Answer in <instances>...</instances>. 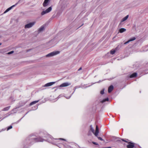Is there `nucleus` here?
Returning <instances> with one entry per match:
<instances>
[{
	"instance_id": "11",
	"label": "nucleus",
	"mask_w": 148,
	"mask_h": 148,
	"mask_svg": "<svg viewBox=\"0 0 148 148\" xmlns=\"http://www.w3.org/2000/svg\"><path fill=\"white\" fill-rule=\"evenodd\" d=\"M17 4H18V3H17L15 5H13L12 6H11V7H9V8H8L4 12V13H5L7 12H8L10 10L13 8V7H14L16 5H17Z\"/></svg>"
},
{
	"instance_id": "21",
	"label": "nucleus",
	"mask_w": 148,
	"mask_h": 148,
	"mask_svg": "<svg viewBox=\"0 0 148 148\" xmlns=\"http://www.w3.org/2000/svg\"><path fill=\"white\" fill-rule=\"evenodd\" d=\"M108 98H107L104 99L102 101H101V102L102 103H103L105 102V101H108Z\"/></svg>"
},
{
	"instance_id": "5",
	"label": "nucleus",
	"mask_w": 148,
	"mask_h": 148,
	"mask_svg": "<svg viewBox=\"0 0 148 148\" xmlns=\"http://www.w3.org/2000/svg\"><path fill=\"white\" fill-rule=\"evenodd\" d=\"M52 9V8L51 6L49 7L45 10L42 11L41 13L42 15H43L45 14L48 13L50 12Z\"/></svg>"
},
{
	"instance_id": "24",
	"label": "nucleus",
	"mask_w": 148,
	"mask_h": 148,
	"mask_svg": "<svg viewBox=\"0 0 148 148\" xmlns=\"http://www.w3.org/2000/svg\"><path fill=\"white\" fill-rule=\"evenodd\" d=\"M97 138L100 140H101V141L103 140L102 138H101L100 137H97Z\"/></svg>"
},
{
	"instance_id": "28",
	"label": "nucleus",
	"mask_w": 148,
	"mask_h": 148,
	"mask_svg": "<svg viewBox=\"0 0 148 148\" xmlns=\"http://www.w3.org/2000/svg\"><path fill=\"white\" fill-rule=\"evenodd\" d=\"M122 140L124 141V142H127V143H128V142L126 141V140L123 139H121Z\"/></svg>"
},
{
	"instance_id": "29",
	"label": "nucleus",
	"mask_w": 148,
	"mask_h": 148,
	"mask_svg": "<svg viewBox=\"0 0 148 148\" xmlns=\"http://www.w3.org/2000/svg\"><path fill=\"white\" fill-rule=\"evenodd\" d=\"M72 95H71L69 96L68 97H66V98L67 99H69L71 97V96Z\"/></svg>"
},
{
	"instance_id": "25",
	"label": "nucleus",
	"mask_w": 148,
	"mask_h": 148,
	"mask_svg": "<svg viewBox=\"0 0 148 148\" xmlns=\"http://www.w3.org/2000/svg\"><path fill=\"white\" fill-rule=\"evenodd\" d=\"M13 52H14V51H10V52H8V54H11L12 53H13Z\"/></svg>"
},
{
	"instance_id": "10",
	"label": "nucleus",
	"mask_w": 148,
	"mask_h": 148,
	"mask_svg": "<svg viewBox=\"0 0 148 148\" xmlns=\"http://www.w3.org/2000/svg\"><path fill=\"white\" fill-rule=\"evenodd\" d=\"M49 1V0H45L43 3V5L44 7H46L48 5Z\"/></svg>"
},
{
	"instance_id": "34",
	"label": "nucleus",
	"mask_w": 148,
	"mask_h": 148,
	"mask_svg": "<svg viewBox=\"0 0 148 148\" xmlns=\"http://www.w3.org/2000/svg\"><path fill=\"white\" fill-rule=\"evenodd\" d=\"M1 45V43H0V45Z\"/></svg>"
},
{
	"instance_id": "16",
	"label": "nucleus",
	"mask_w": 148,
	"mask_h": 148,
	"mask_svg": "<svg viewBox=\"0 0 148 148\" xmlns=\"http://www.w3.org/2000/svg\"><path fill=\"white\" fill-rule=\"evenodd\" d=\"M137 75V74L136 73H134L132 74H131L130 76V78H133V77H136Z\"/></svg>"
},
{
	"instance_id": "31",
	"label": "nucleus",
	"mask_w": 148,
	"mask_h": 148,
	"mask_svg": "<svg viewBox=\"0 0 148 148\" xmlns=\"http://www.w3.org/2000/svg\"><path fill=\"white\" fill-rule=\"evenodd\" d=\"M111 148V147H103V148Z\"/></svg>"
},
{
	"instance_id": "1",
	"label": "nucleus",
	"mask_w": 148,
	"mask_h": 148,
	"mask_svg": "<svg viewBox=\"0 0 148 148\" xmlns=\"http://www.w3.org/2000/svg\"><path fill=\"white\" fill-rule=\"evenodd\" d=\"M45 139L39 137L37 138L36 136L34 135H30L26 138L25 140L26 143L32 145L34 143L37 142H43Z\"/></svg>"
},
{
	"instance_id": "17",
	"label": "nucleus",
	"mask_w": 148,
	"mask_h": 148,
	"mask_svg": "<svg viewBox=\"0 0 148 148\" xmlns=\"http://www.w3.org/2000/svg\"><path fill=\"white\" fill-rule=\"evenodd\" d=\"M39 101V100H37V101H32V102H31L30 104V106H32L35 104H36V103H38Z\"/></svg>"
},
{
	"instance_id": "30",
	"label": "nucleus",
	"mask_w": 148,
	"mask_h": 148,
	"mask_svg": "<svg viewBox=\"0 0 148 148\" xmlns=\"http://www.w3.org/2000/svg\"><path fill=\"white\" fill-rule=\"evenodd\" d=\"M82 69V68H81V67H80V68L78 69V71H80V70H81Z\"/></svg>"
},
{
	"instance_id": "14",
	"label": "nucleus",
	"mask_w": 148,
	"mask_h": 148,
	"mask_svg": "<svg viewBox=\"0 0 148 148\" xmlns=\"http://www.w3.org/2000/svg\"><path fill=\"white\" fill-rule=\"evenodd\" d=\"M45 29V26L42 25L38 29V32H40L43 31Z\"/></svg>"
},
{
	"instance_id": "27",
	"label": "nucleus",
	"mask_w": 148,
	"mask_h": 148,
	"mask_svg": "<svg viewBox=\"0 0 148 148\" xmlns=\"http://www.w3.org/2000/svg\"><path fill=\"white\" fill-rule=\"evenodd\" d=\"M116 141L117 142H120L121 140H120V139H119V138H117Z\"/></svg>"
},
{
	"instance_id": "13",
	"label": "nucleus",
	"mask_w": 148,
	"mask_h": 148,
	"mask_svg": "<svg viewBox=\"0 0 148 148\" xmlns=\"http://www.w3.org/2000/svg\"><path fill=\"white\" fill-rule=\"evenodd\" d=\"M113 86L112 85H111L109 86L108 88V92L109 93H110L113 89Z\"/></svg>"
},
{
	"instance_id": "23",
	"label": "nucleus",
	"mask_w": 148,
	"mask_h": 148,
	"mask_svg": "<svg viewBox=\"0 0 148 148\" xmlns=\"http://www.w3.org/2000/svg\"><path fill=\"white\" fill-rule=\"evenodd\" d=\"M12 125H10V126H9L7 129V130L8 131L9 130L12 129Z\"/></svg>"
},
{
	"instance_id": "19",
	"label": "nucleus",
	"mask_w": 148,
	"mask_h": 148,
	"mask_svg": "<svg viewBox=\"0 0 148 148\" xmlns=\"http://www.w3.org/2000/svg\"><path fill=\"white\" fill-rule=\"evenodd\" d=\"M128 15H127L125 17H124V18H123L121 22H123L126 21L128 18Z\"/></svg>"
},
{
	"instance_id": "33",
	"label": "nucleus",
	"mask_w": 148,
	"mask_h": 148,
	"mask_svg": "<svg viewBox=\"0 0 148 148\" xmlns=\"http://www.w3.org/2000/svg\"><path fill=\"white\" fill-rule=\"evenodd\" d=\"M14 110H15V109H13V110L12 111H14Z\"/></svg>"
},
{
	"instance_id": "4",
	"label": "nucleus",
	"mask_w": 148,
	"mask_h": 148,
	"mask_svg": "<svg viewBox=\"0 0 148 148\" xmlns=\"http://www.w3.org/2000/svg\"><path fill=\"white\" fill-rule=\"evenodd\" d=\"M59 51H54L51 52L46 55L47 57H50L55 56L59 53Z\"/></svg>"
},
{
	"instance_id": "20",
	"label": "nucleus",
	"mask_w": 148,
	"mask_h": 148,
	"mask_svg": "<svg viewBox=\"0 0 148 148\" xmlns=\"http://www.w3.org/2000/svg\"><path fill=\"white\" fill-rule=\"evenodd\" d=\"M10 106H8V107H5V108H4L2 110V111H7L10 108Z\"/></svg>"
},
{
	"instance_id": "8",
	"label": "nucleus",
	"mask_w": 148,
	"mask_h": 148,
	"mask_svg": "<svg viewBox=\"0 0 148 148\" xmlns=\"http://www.w3.org/2000/svg\"><path fill=\"white\" fill-rule=\"evenodd\" d=\"M55 82H51L49 83H47L45 84L43 86V87H48L49 86H52L55 83Z\"/></svg>"
},
{
	"instance_id": "3",
	"label": "nucleus",
	"mask_w": 148,
	"mask_h": 148,
	"mask_svg": "<svg viewBox=\"0 0 148 148\" xmlns=\"http://www.w3.org/2000/svg\"><path fill=\"white\" fill-rule=\"evenodd\" d=\"M90 130L94 134L95 136L97 137L99 132V128L96 125L95 132L94 129L93 128L92 125H90Z\"/></svg>"
},
{
	"instance_id": "22",
	"label": "nucleus",
	"mask_w": 148,
	"mask_h": 148,
	"mask_svg": "<svg viewBox=\"0 0 148 148\" xmlns=\"http://www.w3.org/2000/svg\"><path fill=\"white\" fill-rule=\"evenodd\" d=\"M104 89H103L100 91V94L101 95H103L104 94Z\"/></svg>"
},
{
	"instance_id": "18",
	"label": "nucleus",
	"mask_w": 148,
	"mask_h": 148,
	"mask_svg": "<svg viewBox=\"0 0 148 148\" xmlns=\"http://www.w3.org/2000/svg\"><path fill=\"white\" fill-rule=\"evenodd\" d=\"M126 31V29L124 28H121L119 30V32L120 33H122Z\"/></svg>"
},
{
	"instance_id": "9",
	"label": "nucleus",
	"mask_w": 148,
	"mask_h": 148,
	"mask_svg": "<svg viewBox=\"0 0 148 148\" xmlns=\"http://www.w3.org/2000/svg\"><path fill=\"white\" fill-rule=\"evenodd\" d=\"M129 144L127 146V148H133L134 147V145L133 143H132L131 142L128 143Z\"/></svg>"
},
{
	"instance_id": "7",
	"label": "nucleus",
	"mask_w": 148,
	"mask_h": 148,
	"mask_svg": "<svg viewBox=\"0 0 148 148\" xmlns=\"http://www.w3.org/2000/svg\"><path fill=\"white\" fill-rule=\"evenodd\" d=\"M71 84V83L69 82H65L61 84L60 86V87H66L70 85Z\"/></svg>"
},
{
	"instance_id": "32",
	"label": "nucleus",
	"mask_w": 148,
	"mask_h": 148,
	"mask_svg": "<svg viewBox=\"0 0 148 148\" xmlns=\"http://www.w3.org/2000/svg\"><path fill=\"white\" fill-rule=\"evenodd\" d=\"M77 88H78V87L77 86H76L75 87V90H74V92L75 91V90Z\"/></svg>"
},
{
	"instance_id": "12",
	"label": "nucleus",
	"mask_w": 148,
	"mask_h": 148,
	"mask_svg": "<svg viewBox=\"0 0 148 148\" xmlns=\"http://www.w3.org/2000/svg\"><path fill=\"white\" fill-rule=\"evenodd\" d=\"M136 38L135 37H133L131 38L130 39H129L126 42L124 43V45H126L127 44V43H129L130 42L136 39Z\"/></svg>"
},
{
	"instance_id": "26",
	"label": "nucleus",
	"mask_w": 148,
	"mask_h": 148,
	"mask_svg": "<svg viewBox=\"0 0 148 148\" xmlns=\"http://www.w3.org/2000/svg\"><path fill=\"white\" fill-rule=\"evenodd\" d=\"M92 143L94 145H98V143H97L95 142H92Z\"/></svg>"
},
{
	"instance_id": "2",
	"label": "nucleus",
	"mask_w": 148,
	"mask_h": 148,
	"mask_svg": "<svg viewBox=\"0 0 148 148\" xmlns=\"http://www.w3.org/2000/svg\"><path fill=\"white\" fill-rule=\"evenodd\" d=\"M59 139L62 140L64 141L66 140L65 139L62 138H59ZM58 140V139H55L53 138L52 137H51L50 136H48V138L47 139V140L49 143H51L53 144H56V141L57 140Z\"/></svg>"
},
{
	"instance_id": "15",
	"label": "nucleus",
	"mask_w": 148,
	"mask_h": 148,
	"mask_svg": "<svg viewBox=\"0 0 148 148\" xmlns=\"http://www.w3.org/2000/svg\"><path fill=\"white\" fill-rule=\"evenodd\" d=\"M115 50H114L113 49H112L110 51V53L111 54H114L115 53V52H116V50H117V47H116L115 49Z\"/></svg>"
},
{
	"instance_id": "35",
	"label": "nucleus",
	"mask_w": 148,
	"mask_h": 148,
	"mask_svg": "<svg viewBox=\"0 0 148 148\" xmlns=\"http://www.w3.org/2000/svg\"><path fill=\"white\" fill-rule=\"evenodd\" d=\"M10 115V114H9L8 115V116H9Z\"/></svg>"
},
{
	"instance_id": "6",
	"label": "nucleus",
	"mask_w": 148,
	"mask_h": 148,
	"mask_svg": "<svg viewBox=\"0 0 148 148\" xmlns=\"http://www.w3.org/2000/svg\"><path fill=\"white\" fill-rule=\"evenodd\" d=\"M35 22L30 23L26 25L25 26V28H29L32 27L35 24Z\"/></svg>"
}]
</instances>
